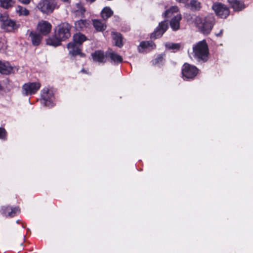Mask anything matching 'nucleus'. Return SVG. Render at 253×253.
Listing matches in <instances>:
<instances>
[{
    "mask_svg": "<svg viewBox=\"0 0 253 253\" xmlns=\"http://www.w3.org/2000/svg\"><path fill=\"white\" fill-rule=\"evenodd\" d=\"M1 28L7 32H14L20 27L15 20L10 19L7 14H0Z\"/></svg>",
    "mask_w": 253,
    "mask_h": 253,
    "instance_id": "5",
    "label": "nucleus"
},
{
    "mask_svg": "<svg viewBox=\"0 0 253 253\" xmlns=\"http://www.w3.org/2000/svg\"><path fill=\"white\" fill-rule=\"evenodd\" d=\"M212 8L216 15L221 18H226L230 14L229 8L222 3H214Z\"/></svg>",
    "mask_w": 253,
    "mask_h": 253,
    "instance_id": "10",
    "label": "nucleus"
},
{
    "mask_svg": "<svg viewBox=\"0 0 253 253\" xmlns=\"http://www.w3.org/2000/svg\"><path fill=\"white\" fill-rule=\"evenodd\" d=\"M169 28V24L167 20H164L159 23L158 26L150 35L152 40H156L161 38Z\"/></svg>",
    "mask_w": 253,
    "mask_h": 253,
    "instance_id": "9",
    "label": "nucleus"
},
{
    "mask_svg": "<svg viewBox=\"0 0 253 253\" xmlns=\"http://www.w3.org/2000/svg\"><path fill=\"white\" fill-rule=\"evenodd\" d=\"M60 1L64 2V3H70V0H60Z\"/></svg>",
    "mask_w": 253,
    "mask_h": 253,
    "instance_id": "37",
    "label": "nucleus"
},
{
    "mask_svg": "<svg viewBox=\"0 0 253 253\" xmlns=\"http://www.w3.org/2000/svg\"><path fill=\"white\" fill-rule=\"evenodd\" d=\"M7 137V132L4 127H0V139L6 140Z\"/></svg>",
    "mask_w": 253,
    "mask_h": 253,
    "instance_id": "32",
    "label": "nucleus"
},
{
    "mask_svg": "<svg viewBox=\"0 0 253 253\" xmlns=\"http://www.w3.org/2000/svg\"><path fill=\"white\" fill-rule=\"evenodd\" d=\"M51 28L49 22L42 20L38 23L37 29L42 36H46L51 32Z\"/></svg>",
    "mask_w": 253,
    "mask_h": 253,
    "instance_id": "12",
    "label": "nucleus"
},
{
    "mask_svg": "<svg viewBox=\"0 0 253 253\" xmlns=\"http://www.w3.org/2000/svg\"><path fill=\"white\" fill-rule=\"evenodd\" d=\"M56 5L57 2L55 0H41L37 7L43 13L49 14L52 13Z\"/></svg>",
    "mask_w": 253,
    "mask_h": 253,
    "instance_id": "7",
    "label": "nucleus"
},
{
    "mask_svg": "<svg viewBox=\"0 0 253 253\" xmlns=\"http://www.w3.org/2000/svg\"><path fill=\"white\" fill-rule=\"evenodd\" d=\"M67 48L69 49V54L75 57L80 55L81 57H84L85 54L82 52V46L76 44L75 43L69 42L67 44Z\"/></svg>",
    "mask_w": 253,
    "mask_h": 253,
    "instance_id": "11",
    "label": "nucleus"
},
{
    "mask_svg": "<svg viewBox=\"0 0 253 253\" xmlns=\"http://www.w3.org/2000/svg\"><path fill=\"white\" fill-rule=\"evenodd\" d=\"M62 42L63 41L57 36H55L54 34L53 36L48 38L46 42L47 45L56 47L61 45Z\"/></svg>",
    "mask_w": 253,
    "mask_h": 253,
    "instance_id": "23",
    "label": "nucleus"
},
{
    "mask_svg": "<svg viewBox=\"0 0 253 253\" xmlns=\"http://www.w3.org/2000/svg\"><path fill=\"white\" fill-rule=\"evenodd\" d=\"M165 47L168 49L174 50V52L179 50L181 47L179 43L167 42L165 43Z\"/></svg>",
    "mask_w": 253,
    "mask_h": 253,
    "instance_id": "29",
    "label": "nucleus"
},
{
    "mask_svg": "<svg viewBox=\"0 0 253 253\" xmlns=\"http://www.w3.org/2000/svg\"><path fill=\"white\" fill-rule=\"evenodd\" d=\"M112 35L115 42V45L119 48L122 47L124 45L123 35L120 33L115 32H112Z\"/></svg>",
    "mask_w": 253,
    "mask_h": 253,
    "instance_id": "22",
    "label": "nucleus"
},
{
    "mask_svg": "<svg viewBox=\"0 0 253 253\" xmlns=\"http://www.w3.org/2000/svg\"><path fill=\"white\" fill-rule=\"evenodd\" d=\"M13 0H0V5L4 9H8L14 5Z\"/></svg>",
    "mask_w": 253,
    "mask_h": 253,
    "instance_id": "28",
    "label": "nucleus"
},
{
    "mask_svg": "<svg viewBox=\"0 0 253 253\" xmlns=\"http://www.w3.org/2000/svg\"><path fill=\"white\" fill-rule=\"evenodd\" d=\"M164 54H159L156 58L152 60V63L154 65L163 64L164 61Z\"/></svg>",
    "mask_w": 253,
    "mask_h": 253,
    "instance_id": "30",
    "label": "nucleus"
},
{
    "mask_svg": "<svg viewBox=\"0 0 253 253\" xmlns=\"http://www.w3.org/2000/svg\"><path fill=\"white\" fill-rule=\"evenodd\" d=\"M87 2H89L90 3H92L94 2L96 0H85Z\"/></svg>",
    "mask_w": 253,
    "mask_h": 253,
    "instance_id": "40",
    "label": "nucleus"
},
{
    "mask_svg": "<svg viewBox=\"0 0 253 253\" xmlns=\"http://www.w3.org/2000/svg\"><path fill=\"white\" fill-rule=\"evenodd\" d=\"M108 57L110 58V62L114 65H118L123 61V57L114 52H109L108 53Z\"/></svg>",
    "mask_w": 253,
    "mask_h": 253,
    "instance_id": "21",
    "label": "nucleus"
},
{
    "mask_svg": "<svg viewBox=\"0 0 253 253\" xmlns=\"http://www.w3.org/2000/svg\"><path fill=\"white\" fill-rule=\"evenodd\" d=\"M177 8L174 7H171L170 9H168L165 11V12L163 14V16L164 17H169L170 16V14H171L173 12L175 11V9Z\"/></svg>",
    "mask_w": 253,
    "mask_h": 253,
    "instance_id": "33",
    "label": "nucleus"
},
{
    "mask_svg": "<svg viewBox=\"0 0 253 253\" xmlns=\"http://www.w3.org/2000/svg\"><path fill=\"white\" fill-rule=\"evenodd\" d=\"M209 54L208 44L205 40L199 41L193 45V56L198 62H207Z\"/></svg>",
    "mask_w": 253,
    "mask_h": 253,
    "instance_id": "1",
    "label": "nucleus"
},
{
    "mask_svg": "<svg viewBox=\"0 0 253 253\" xmlns=\"http://www.w3.org/2000/svg\"><path fill=\"white\" fill-rule=\"evenodd\" d=\"M93 25L97 32H103L106 28V25L99 19L92 20Z\"/></svg>",
    "mask_w": 253,
    "mask_h": 253,
    "instance_id": "24",
    "label": "nucleus"
},
{
    "mask_svg": "<svg viewBox=\"0 0 253 253\" xmlns=\"http://www.w3.org/2000/svg\"><path fill=\"white\" fill-rule=\"evenodd\" d=\"M19 211L20 209L19 207L12 208L9 206H3L0 209L1 214L6 217H13Z\"/></svg>",
    "mask_w": 253,
    "mask_h": 253,
    "instance_id": "13",
    "label": "nucleus"
},
{
    "mask_svg": "<svg viewBox=\"0 0 253 253\" xmlns=\"http://www.w3.org/2000/svg\"><path fill=\"white\" fill-rule=\"evenodd\" d=\"M181 18L180 14H177L171 18L169 22V25L173 31H176L179 29L180 21L181 20Z\"/></svg>",
    "mask_w": 253,
    "mask_h": 253,
    "instance_id": "20",
    "label": "nucleus"
},
{
    "mask_svg": "<svg viewBox=\"0 0 253 253\" xmlns=\"http://www.w3.org/2000/svg\"><path fill=\"white\" fill-rule=\"evenodd\" d=\"M87 40V37L81 32L76 33L73 36L72 43L82 46L84 42Z\"/></svg>",
    "mask_w": 253,
    "mask_h": 253,
    "instance_id": "18",
    "label": "nucleus"
},
{
    "mask_svg": "<svg viewBox=\"0 0 253 253\" xmlns=\"http://www.w3.org/2000/svg\"><path fill=\"white\" fill-rule=\"evenodd\" d=\"M74 25L76 31H83L89 27L91 23L88 19H80L76 21Z\"/></svg>",
    "mask_w": 253,
    "mask_h": 253,
    "instance_id": "17",
    "label": "nucleus"
},
{
    "mask_svg": "<svg viewBox=\"0 0 253 253\" xmlns=\"http://www.w3.org/2000/svg\"><path fill=\"white\" fill-rule=\"evenodd\" d=\"M195 24L201 33L208 35L211 33L215 24V18L212 14H209L204 18L197 17Z\"/></svg>",
    "mask_w": 253,
    "mask_h": 253,
    "instance_id": "2",
    "label": "nucleus"
},
{
    "mask_svg": "<svg viewBox=\"0 0 253 253\" xmlns=\"http://www.w3.org/2000/svg\"><path fill=\"white\" fill-rule=\"evenodd\" d=\"M41 102L49 108L55 105V97L53 91L48 88H44L41 93Z\"/></svg>",
    "mask_w": 253,
    "mask_h": 253,
    "instance_id": "6",
    "label": "nucleus"
},
{
    "mask_svg": "<svg viewBox=\"0 0 253 253\" xmlns=\"http://www.w3.org/2000/svg\"><path fill=\"white\" fill-rule=\"evenodd\" d=\"M113 11L110 7H105L101 12V16L104 20H107L113 15Z\"/></svg>",
    "mask_w": 253,
    "mask_h": 253,
    "instance_id": "25",
    "label": "nucleus"
},
{
    "mask_svg": "<svg viewBox=\"0 0 253 253\" xmlns=\"http://www.w3.org/2000/svg\"><path fill=\"white\" fill-rule=\"evenodd\" d=\"M42 35L40 33H37L36 32L32 31L29 34V37L31 39L32 44L34 46H38L41 42L42 39Z\"/></svg>",
    "mask_w": 253,
    "mask_h": 253,
    "instance_id": "19",
    "label": "nucleus"
},
{
    "mask_svg": "<svg viewBox=\"0 0 253 253\" xmlns=\"http://www.w3.org/2000/svg\"><path fill=\"white\" fill-rule=\"evenodd\" d=\"M85 10L84 8H82L81 9V13L82 14H84V12H85Z\"/></svg>",
    "mask_w": 253,
    "mask_h": 253,
    "instance_id": "39",
    "label": "nucleus"
},
{
    "mask_svg": "<svg viewBox=\"0 0 253 253\" xmlns=\"http://www.w3.org/2000/svg\"><path fill=\"white\" fill-rule=\"evenodd\" d=\"M190 5L192 9L195 10H199L201 8V3L197 0H191Z\"/></svg>",
    "mask_w": 253,
    "mask_h": 253,
    "instance_id": "31",
    "label": "nucleus"
},
{
    "mask_svg": "<svg viewBox=\"0 0 253 253\" xmlns=\"http://www.w3.org/2000/svg\"><path fill=\"white\" fill-rule=\"evenodd\" d=\"M200 73V69L195 65L189 63H185L182 66L181 75L184 81H193L196 79Z\"/></svg>",
    "mask_w": 253,
    "mask_h": 253,
    "instance_id": "3",
    "label": "nucleus"
},
{
    "mask_svg": "<svg viewBox=\"0 0 253 253\" xmlns=\"http://www.w3.org/2000/svg\"><path fill=\"white\" fill-rule=\"evenodd\" d=\"M14 68L8 62L0 60V73L2 75H8L14 73Z\"/></svg>",
    "mask_w": 253,
    "mask_h": 253,
    "instance_id": "15",
    "label": "nucleus"
},
{
    "mask_svg": "<svg viewBox=\"0 0 253 253\" xmlns=\"http://www.w3.org/2000/svg\"><path fill=\"white\" fill-rule=\"evenodd\" d=\"M72 28V26L69 23L61 22L54 29L55 36H57L62 41H65L71 37Z\"/></svg>",
    "mask_w": 253,
    "mask_h": 253,
    "instance_id": "4",
    "label": "nucleus"
},
{
    "mask_svg": "<svg viewBox=\"0 0 253 253\" xmlns=\"http://www.w3.org/2000/svg\"><path fill=\"white\" fill-rule=\"evenodd\" d=\"M231 7L235 11H240L244 10L246 5L243 0H227Z\"/></svg>",
    "mask_w": 253,
    "mask_h": 253,
    "instance_id": "16",
    "label": "nucleus"
},
{
    "mask_svg": "<svg viewBox=\"0 0 253 253\" xmlns=\"http://www.w3.org/2000/svg\"><path fill=\"white\" fill-rule=\"evenodd\" d=\"M108 53L105 54L103 50H97L91 53V57L94 62L104 64L106 62Z\"/></svg>",
    "mask_w": 253,
    "mask_h": 253,
    "instance_id": "14",
    "label": "nucleus"
},
{
    "mask_svg": "<svg viewBox=\"0 0 253 253\" xmlns=\"http://www.w3.org/2000/svg\"><path fill=\"white\" fill-rule=\"evenodd\" d=\"M18 1L25 4H28L31 2V0H18Z\"/></svg>",
    "mask_w": 253,
    "mask_h": 253,
    "instance_id": "34",
    "label": "nucleus"
},
{
    "mask_svg": "<svg viewBox=\"0 0 253 253\" xmlns=\"http://www.w3.org/2000/svg\"><path fill=\"white\" fill-rule=\"evenodd\" d=\"M139 47L143 49L150 48L151 49H154L156 47V45L152 41H142L140 43Z\"/></svg>",
    "mask_w": 253,
    "mask_h": 253,
    "instance_id": "26",
    "label": "nucleus"
},
{
    "mask_svg": "<svg viewBox=\"0 0 253 253\" xmlns=\"http://www.w3.org/2000/svg\"><path fill=\"white\" fill-rule=\"evenodd\" d=\"M41 87L39 82H28L23 84L22 93L24 96L32 95L37 93Z\"/></svg>",
    "mask_w": 253,
    "mask_h": 253,
    "instance_id": "8",
    "label": "nucleus"
},
{
    "mask_svg": "<svg viewBox=\"0 0 253 253\" xmlns=\"http://www.w3.org/2000/svg\"><path fill=\"white\" fill-rule=\"evenodd\" d=\"M81 72L83 73L87 74L86 71L84 68L81 70Z\"/></svg>",
    "mask_w": 253,
    "mask_h": 253,
    "instance_id": "38",
    "label": "nucleus"
},
{
    "mask_svg": "<svg viewBox=\"0 0 253 253\" xmlns=\"http://www.w3.org/2000/svg\"><path fill=\"white\" fill-rule=\"evenodd\" d=\"M223 34V30H221L217 34H216V36L217 37H221Z\"/></svg>",
    "mask_w": 253,
    "mask_h": 253,
    "instance_id": "36",
    "label": "nucleus"
},
{
    "mask_svg": "<svg viewBox=\"0 0 253 253\" xmlns=\"http://www.w3.org/2000/svg\"><path fill=\"white\" fill-rule=\"evenodd\" d=\"M177 2H179V3H186L187 2H188V1L189 0H175Z\"/></svg>",
    "mask_w": 253,
    "mask_h": 253,
    "instance_id": "35",
    "label": "nucleus"
},
{
    "mask_svg": "<svg viewBox=\"0 0 253 253\" xmlns=\"http://www.w3.org/2000/svg\"><path fill=\"white\" fill-rule=\"evenodd\" d=\"M15 11L19 16H28L30 14V11L26 8L21 5H18L16 7Z\"/></svg>",
    "mask_w": 253,
    "mask_h": 253,
    "instance_id": "27",
    "label": "nucleus"
}]
</instances>
